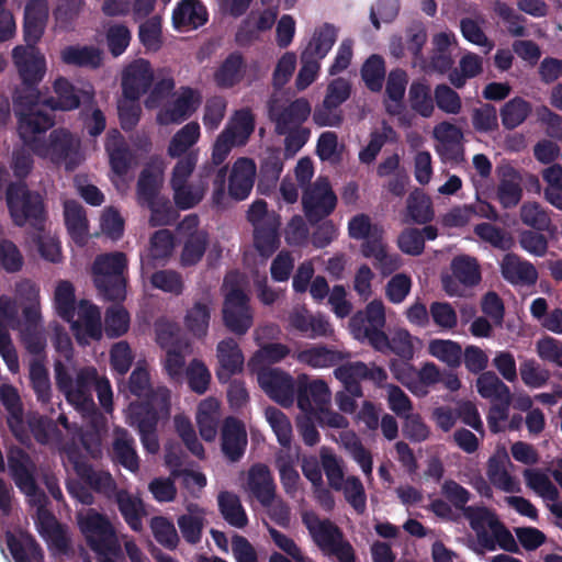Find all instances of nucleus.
I'll use <instances>...</instances> for the list:
<instances>
[{
  "label": "nucleus",
  "mask_w": 562,
  "mask_h": 562,
  "mask_svg": "<svg viewBox=\"0 0 562 562\" xmlns=\"http://www.w3.org/2000/svg\"><path fill=\"white\" fill-rule=\"evenodd\" d=\"M29 124L23 126L22 139L34 155L48 159L54 165H65L66 169L74 170L81 162L80 140L67 128H55L49 133L47 139L43 135L50 128L43 124L33 130H27Z\"/></svg>",
  "instance_id": "nucleus-1"
},
{
  "label": "nucleus",
  "mask_w": 562,
  "mask_h": 562,
  "mask_svg": "<svg viewBox=\"0 0 562 562\" xmlns=\"http://www.w3.org/2000/svg\"><path fill=\"white\" fill-rule=\"evenodd\" d=\"M169 408L170 391L166 386H158L148 398L128 406L127 423L138 431L142 445L148 453L159 451L157 426L160 414L169 413Z\"/></svg>",
  "instance_id": "nucleus-2"
},
{
  "label": "nucleus",
  "mask_w": 562,
  "mask_h": 562,
  "mask_svg": "<svg viewBox=\"0 0 562 562\" xmlns=\"http://www.w3.org/2000/svg\"><path fill=\"white\" fill-rule=\"evenodd\" d=\"M334 375L339 380L348 394L338 392L336 402L344 413H353L357 404L353 397L363 395L360 381H371L379 387H383L387 380V373L382 367L375 363L367 364L362 361L347 362L334 370Z\"/></svg>",
  "instance_id": "nucleus-3"
},
{
  "label": "nucleus",
  "mask_w": 562,
  "mask_h": 562,
  "mask_svg": "<svg viewBox=\"0 0 562 562\" xmlns=\"http://www.w3.org/2000/svg\"><path fill=\"white\" fill-rule=\"evenodd\" d=\"M127 258L124 252L115 251L97 256L92 265L95 288L104 300L121 303L126 297Z\"/></svg>",
  "instance_id": "nucleus-4"
},
{
  "label": "nucleus",
  "mask_w": 562,
  "mask_h": 562,
  "mask_svg": "<svg viewBox=\"0 0 562 562\" xmlns=\"http://www.w3.org/2000/svg\"><path fill=\"white\" fill-rule=\"evenodd\" d=\"M7 205L16 226L29 223L37 232H44L46 210L43 196L27 188L25 182H11L5 192Z\"/></svg>",
  "instance_id": "nucleus-5"
},
{
  "label": "nucleus",
  "mask_w": 562,
  "mask_h": 562,
  "mask_svg": "<svg viewBox=\"0 0 562 562\" xmlns=\"http://www.w3.org/2000/svg\"><path fill=\"white\" fill-rule=\"evenodd\" d=\"M302 521L315 544L335 555L339 562H357L355 549L344 539L340 528L329 519L321 520L313 512H305Z\"/></svg>",
  "instance_id": "nucleus-6"
},
{
  "label": "nucleus",
  "mask_w": 562,
  "mask_h": 562,
  "mask_svg": "<svg viewBox=\"0 0 562 562\" xmlns=\"http://www.w3.org/2000/svg\"><path fill=\"white\" fill-rule=\"evenodd\" d=\"M77 524L89 548L97 554H115L119 549L116 531L106 515L94 508L77 514Z\"/></svg>",
  "instance_id": "nucleus-7"
},
{
  "label": "nucleus",
  "mask_w": 562,
  "mask_h": 562,
  "mask_svg": "<svg viewBox=\"0 0 562 562\" xmlns=\"http://www.w3.org/2000/svg\"><path fill=\"white\" fill-rule=\"evenodd\" d=\"M9 474L21 493L30 497L32 504L47 502V496L36 483V465L31 456L21 447L12 445L7 449Z\"/></svg>",
  "instance_id": "nucleus-8"
},
{
  "label": "nucleus",
  "mask_w": 562,
  "mask_h": 562,
  "mask_svg": "<svg viewBox=\"0 0 562 562\" xmlns=\"http://www.w3.org/2000/svg\"><path fill=\"white\" fill-rule=\"evenodd\" d=\"M14 113L18 117L19 136H23V126L29 124L27 130H33L43 124L44 127H53L55 116L41 102V93L37 86H23L13 98Z\"/></svg>",
  "instance_id": "nucleus-9"
},
{
  "label": "nucleus",
  "mask_w": 562,
  "mask_h": 562,
  "mask_svg": "<svg viewBox=\"0 0 562 562\" xmlns=\"http://www.w3.org/2000/svg\"><path fill=\"white\" fill-rule=\"evenodd\" d=\"M337 204V198L326 178L307 186L302 195L304 214L311 224H316L330 215Z\"/></svg>",
  "instance_id": "nucleus-10"
},
{
  "label": "nucleus",
  "mask_w": 562,
  "mask_h": 562,
  "mask_svg": "<svg viewBox=\"0 0 562 562\" xmlns=\"http://www.w3.org/2000/svg\"><path fill=\"white\" fill-rule=\"evenodd\" d=\"M260 387L266 394L283 407H290L295 401L296 380L288 372L271 367H261L257 372Z\"/></svg>",
  "instance_id": "nucleus-11"
},
{
  "label": "nucleus",
  "mask_w": 562,
  "mask_h": 562,
  "mask_svg": "<svg viewBox=\"0 0 562 562\" xmlns=\"http://www.w3.org/2000/svg\"><path fill=\"white\" fill-rule=\"evenodd\" d=\"M297 407L307 415L315 416L330 405L331 393L324 380H311L306 374L296 378Z\"/></svg>",
  "instance_id": "nucleus-12"
},
{
  "label": "nucleus",
  "mask_w": 562,
  "mask_h": 562,
  "mask_svg": "<svg viewBox=\"0 0 562 562\" xmlns=\"http://www.w3.org/2000/svg\"><path fill=\"white\" fill-rule=\"evenodd\" d=\"M223 323L225 327L238 335H245L252 326L249 297L239 288H233L224 299Z\"/></svg>",
  "instance_id": "nucleus-13"
},
{
  "label": "nucleus",
  "mask_w": 562,
  "mask_h": 562,
  "mask_svg": "<svg viewBox=\"0 0 562 562\" xmlns=\"http://www.w3.org/2000/svg\"><path fill=\"white\" fill-rule=\"evenodd\" d=\"M12 59L23 86H38L46 72V60L38 48L19 45L12 50Z\"/></svg>",
  "instance_id": "nucleus-14"
},
{
  "label": "nucleus",
  "mask_w": 562,
  "mask_h": 562,
  "mask_svg": "<svg viewBox=\"0 0 562 562\" xmlns=\"http://www.w3.org/2000/svg\"><path fill=\"white\" fill-rule=\"evenodd\" d=\"M154 82V70L148 60L138 58L130 63L122 72L123 97L139 100L147 93Z\"/></svg>",
  "instance_id": "nucleus-15"
},
{
  "label": "nucleus",
  "mask_w": 562,
  "mask_h": 562,
  "mask_svg": "<svg viewBox=\"0 0 562 562\" xmlns=\"http://www.w3.org/2000/svg\"><path fill=\"white\" fill-rule=\"evenodd\" d=\"M0 402L8 413L7 425L13 437L24 446L31 445L25 426L23 405L16 387L11 384L0 386Z\"/></svg>",
  "instance_id": "nucleus-16"
},
{
  "label": "nucleus",
  "mask_w": 562,
  "mask_h": 562,
  "mask_svg": "<svg viewBox=\"0 0 562 562\" xmlns=\"http://www.w3.org/2000/svg\"><path fill=\"white\" fill-rule=\"evenodd\" d=\"M47 502L35 504L36 525L40 535L46 540L48 546L61 554L70 551V539L65 527L57 520L55 515L46 508Z\"/></svg>",
  "instance_id": "nucleus-17"
},
{
  "label": "nucleus",
  "mask_w": 562,
  "mask_h": 562,
  "mask_svg": "<svg viewBox=\"0 0 562 562\" xmlns=\"http://www.w3.org/2000/svg\"><path fill=\"white\" fill-rule=\"evenodd\" d=\"M312 113V106L307 99L297 98L286 106L270 105L269 114L276 124V132L285 135L289 130L301 127Z\"/></svg>",
  "instance_id": "nucleus-18"
},
{
  "label": "nucleus",
  "mask_w": 562,
  "mask_h": 562,
  "mask_svg": "<svg viewBox=\"0 0 562 562\" xmlns=\"http://www.w3.org/2000/svg\"><path fill=\"white\" fill-rule=\"evenodd\" d=\"M248 443L244 423L236 417L225 418L221 432V449L229 462H238L245 454Z\"/></svg>",
  "instance_id": "nucleus-19"
},
{
  "label": "nucleus",
  "mask_w": 562,
  "mask_h": 562,
  "mask_svg": "<svg viewBox=\"0 0 562 562\" xmlns=\"http://www.w3.org/2000/svg\"><path fill=\"white\" fill-rule=\"evenodd\" d=\"M198 224L196 215H188L182 222V225L188 228H194L183 241L180 255V266L183 268L196 266L202 260L209 246V234L205 231L196 229Z\"/></svg>",
  "instance_id": "nucleus-20"
},
{
  "label": "nucleus",
  "mask_w": 562,
  "mask_h": 562,
  "mask_svg": "<svg viewBox=\"0 0 562 562\" xmlns=\"http://www.w3.org/2000/svg\"><path fill=\"white\" fill-rule=\"evenodd\" d=\"M256 178V164L247 157L238 158L231 170L228 178V195L235 201L247 199L254 188Z\"/></svg>",
  "instance_id": "nucleus-21"
},
{
  "label": "nucleus",
  "mask_w": 562,
  "mask_h": 562,
  "mask_svg": "<svg viewBox=\"0 0 562 562\" xmlns=\"http://www.w3.org/2000/svg\"><path fill=\"white\" fill-rule=\"evenodd\" d=\"M47 0H30L24 8L23 36L26 45L36 46L42 38L48 20Z\"/></svg>",
  "instance_id": "nucleus-22"
},
{
  "label": "nucleus",
  "mask_w": 562,
  "mask_h": 562,
  "mask_svg": "<svg viewBox=\"0 0 562 562\" xmlns=\"http://www.w3.org/2000/svg\"><path fill=\"white\" fill-rule=\"evenodd\" d=\"M201 103V95L192 88H183L181 94L167 108L159 111L157 121L161 125L182 123Z\"/></svg>",
  "instance_id": "nucleus-23"
},
{
  "label": "nucleus",
  "mask_w": 562,
  "mask_h": 562,
  "mask_svg": "<svg viewBox=\"0 0 562 562\" xmlns=\"http://www.w3.org/2000/svg\"><path fill=\"white\" fill-rule=\"evenodd\" d=\"M97 369L93 367L81 368L76 375L67 401L77 409L89 412L94 408L92 390L99 381Z\"/></svg>",
  "instance_id": "nucleus-24"
},
{
  "label": "nucleus",
  "mask_w": 562,
  "mask_h": 562,
  "mask_svg": "<svg viewBox=\"0 0 562 562\" xmlns=\"http://www.w3.org/2000/svg\"><path fill=\"white\" fill-rule=\"evenodd\" d=\"M499 267L502 277L514 285H533L539 277L536 267L515 252L506 254Z\"/></svg>",
  "instance_id": "nucleus-25"
},
{
  "label": "nucleus",
  "mask_w": 562,
  "mask_h": 562,
  "mask_svg": "<svg viewBox=\"0 0 562 562\" xmlns=\"http://www.w3.org/2000/svg\"><path fill=\"white\" fill-rule=\"evenodd\" d=\"M175 237L168 229H159L153 234L146 257L142 258V276H147L157 266H164L171 257Z\"/></svg>",
  "instance_id": "nucleus-26"
},
{
  "label": "nucleus",
  "mask_w": 562,
  "mask_h": 562,
  "mask_svg": "<svg viewBox=\"0 0 562 562\" xmlns=\"http://www.w3.org/2000/svg\"><path fill=\"white\" fill-rule=\"evenodd\" d=\"M112 460L131 472L139 470V457L136 451L135 439L132 434L122 427L114 429L111 449Z\"/></svg>",
  "instance_id": "nucleus-27"
},
{
  "label": "nucleus",
  "mask_w": 562,
  "mask_h": 562,
  "mask_svg": "<svg viewBox=\"0 0 562 562\" xmlns=\"http://www.w3.org/2000/svg\"><path fill=\"white\" fill-rule=\"evenodd\" d=\"M247 485L262 506H269L274 501L276 484L268 465L254 464L248 471Z\"/></svg>",
  "instance_id": "nucleus-28"
},
{
  "label": "nucleus",
  "mask_w": 562,
  "mask_h": 562,
  "mask_svg": "<svg viewBox=\"0 0 562 562\" xmlns=\"http://www.w3.org/2000/svg\"><path fill=\"white\" fill-rule=\"evenodd\" d=\"M463 516L475 531L479 543L485 550L494 551V544L487 529L491 530L493 522L499 520L496 514L485 506H468L463 509Z\"/></svg>",
  "instance_id": "nucleus-29"
},
{
  "label": "nucleus",
  "mask_w": 562,
  "mask_h": 562,
  "mask_svg": "<svg viewBox=\"0 0 562 562\" xmlns=\"http://www.w3.org/2000/svg\"><path fill=\"white\" fill-rule=\"evenodd\" d=\"M217 359L221 369L216 372L220 381H227L232 375L243 371L244 355L233 338H226L217 345Z\"/></svg>",
  "instance_id": "nucleus-30"
},
{
  "label": "nucleus",
  "mask_w": 562,
  "mask_h": 562,
  "mask_svg": "<svg viewBox=\"0 0 562 562\" xmlns=\"http://www.w3.org/2000/svg\"><path fill=\"white\" fill-rule=\"evenodd\" d=\"M209 12L200 1L181 0L172 12V25L176 30L198 29L207 22Z\"/></svg>",
  "instance_id": "nucleus-31"
},
{
  "label": "nucleus",
  "mask_w": 562,
  "mask_h": 562,
  "mask_svg": "<svg viewBox=\"0 0 562 562\" xmlns=\"http://www.w3.org/2000/svg\"><path fill=\"white\" fill-rule=\"evenodd\" d=\"M246 72V60L238 50L232 52L214 72V81L218 88L229 89L241 82Z\"/></svg>",
  "instance_id": "nucleus-32"
},
{
  "label": "nucleus",
  "mask_w": 562,
  "mask_h": 562,
  "mask_svg": "<svg viewBox=\"0 0 562 562\" xmlns=\"http://www.w3.org/2000/svg\"><path fill=\"white\" fill-rule=\"evenodd\" d=\"M64 218L71 239L78 246H83L89 235V222L83 206L76 200H66L64 202Z\"/></svg>",
  "instance_id": "nucleus-33"
},
{
  "label": "nucleus",
  "mask_w": 562,
  "mask_h": 562,
  "mask_svg": "<svg viewBox=\"0 0 562 562\" xmlns=\"http://www.w3.org/2000/svg\"><path fill=\"white\" fill-rule=\"evenodd\" d=\"M56 97L43 100V105L53 114L54 111H71L80 106L81 98L75 86L65 77H58L53 85Z\"/></svg>",
  "instance_id": "nucleus-34"
},
{
  "label": "nucleus",
  "mask_w": 562,
  "mask_h": 562,
  "mask_svg": "<svg viewBox=\"0 0 562 562\" xmlns=\"http://www.w3.org/2000/svg\"><path fill=\"white\" fill-rule=\"evenodd\" d=\"M283 171V158L280 149L272 148L267 150L261 159L258 176L257 189L261 194H270L280 179Z\"/></svg>",
  "instance_id": "nucleus-35"
},
{
  "label": "nucleus",
  "mask_w": 562,
  "mask_h": 562,
  "mask_svg": "<svg viewBox=\"0 0 562 562\" xmlns=\"http://www.w3.org/2000/svg\"><path fill=\"white\" fill-rule=\"evenodd\" d=\"M60 58L66 65L98 69L103 63V53L93 45H69L61 49Z\"/></svg>",
  "instance_id": "nucleus-36"
},
{
  "label": "nucleus",
  "mask_w": 562,
  "mask_h": 562,
  "mask_svg": "<svg viewBox=\"0 0 562 562\" xmlns=\"http://www.w3.org/2000/svg\"><path fill=\"white\" fill-rule=\"evenodd\" d=\"M115 503L127 526L133 531H140L143 529V517L146 515L142 498L132 495L126 490H119L115 493Z\"/></svg>",
  "instance_id": "nucleus-37"
},
{
  "label": "nucleus",
  "mask_w": 562,
  "mask_h": 562,
  "mask_svg": "<svg viewBox=\"0 0 562 562\" xmlns=\"http://www.w3.org/2000/svg\"><path fill=\"white\" fill-rule=\"evenodd\" d=\"M7 546L15 562H44V551L32 535L15 537L10 533Z\"/></svg>",
  "instance_id": "nucleus-38"
},
{
  "label": "nucleus",
  "mask_w": 562,
  "mask_h": 562,
  "mask_svg": "<svg viewBox=\"0 0 562 562\" xmlns=\"http://www.w3.org/2000/svg\"><path fill=\"white\" fill-rule=\"evenodd\" d=\"M75 470L78 476L95 493L105 497H111L116 493V483L109 472L97 471L88 462H76Z\"/></svg>",
  "instance_id": "nucleus-39"
},
{
  "label": "nucleus",
  "mask_w": 562,
  "mask_h": 562,
  "mask_svg": "<svg viewBox=\"0 0 562 562\" xmlns=\"http://www.w3.org/2000/svg\"><path fill=\"white\" fill-rule=\"evenodd\" d=\"M105 149L109 154L111 170L119 177L126 176L132 167L134 156L125 139L119 134L106 142Z\"/></svg>",
  "instance_id": "nucleus-40"
},
{
  "label": "nucleus",
  "mask_w": 562,
  "mask_h": 562,
  "mask_svg": "<svg viewBox=\"0 0 562 562\" xmlns=\"http://www.w3.org/2000/svg\"><path fill=\"white\" fill-rule=\"evenodd\" d=\"M346 358L341 351L318 345L301 350L297 360L312 368H329L337 366Z\"/></svg>",
  "instance_id": "nucleus-41"
},
{
  "label": "nucleus",
  "mask_w": 562,
  "mask_h": 562,
  "mask_svg": "<svg viewBox=\"0 0 562 562\" xmlns=\"http://www.w3.org/2000/svg\"><path fill=\"white\" fill-rule=\"evenodd\" d=\"M162 187V173L159 169H155L153 167H145L137 180L136 184V195L138 204L145 205L148 202H153L160 195V190Z\"/></svg>",
  "instance_id": "nucleus-42"
},
{
  "label": "nucleus",
  "mask_w": 562,
  "mask_h": 562,
  "mask_svg": "<svg viewBox=\"0 0 562 562\" xmlns=\"http://www.w3.org/2000/svg\"><path fill=\"white\" fill-rule=\"evenodd\" d=\"M218 509L223 518L235 528H245L248 517L239 497L228 491H223L217 496Z\"/></svg>",
  "instance_id": "nucleus-43"
},
{
  "label": "nucleus",
  "mask_w": 562,
  "mask_h": 562,
  "mask_svg": "<svg viewBox=\"0 0 562 562\" xmlns=\"http://www.w3.org/2000/svg\"><path fill=\"white\" fill-rule=\"evenodd\" d=\"M385 307L381 300L371 301L363 311H358L350 318L351 330L384 327Z\"/></svg>",
  "instance_id": "nucleus-44"
},
{
  "label": "nucleus",
  "mask_w": 562,
  "mask_h": 562,
  "mask_svg": "<svg viewBox=\"0 0 562 562\" xmlns=\"http://www.w3.org/2000/svg\"><path fill=\"white\" fill-rule=\"evenodd\" d=\"M532 112V105L521 97H515L501 108L499 116L506 130L521 125Z\"/></svg>",
  "instance_id": "nucleus-45"
},
{
  "label": "nucleus",
  "mask_w": 562,
  "mask_h": 562,
  "mask_svg": "<svg viewBox=\"0 0 562 562\" xmlns=\"http://www.w3.org/2000/svg\"><path fill=\"white\" fill-rule=\"evenodd\" d=\"M476 389L483 398L507 402V404L512 403L509 387L493 371L481 373L476 380Z\"/></svg>",
  "instance_id": "nucleus-46"
},
{
  "label": "nucleus",
  "mask_w": 562,
  "mask_h": 562,
  "mask_svg": "<svg viewBox=\"0 0 562 562\" xmlns=\"http://www.w3.org/2000/svg\"><path fill=\"white\" fill-rule=\"evenodd\" d=\"M408 101L412 110L420 116L430 117L434 114L435 99L426 80H415L411 83Z\"/></svg>",
  "instance_id": "nucleus-47"
},
{
  "label": "nucleus",
  "mask_w": 562,
  "mask_h": 562,
  "mask_svg": "<svg viewBox=\"0 0 562 562\" xmlns=\"http://www.w3.org/2000/svg\"><path fill=\"white\" fill-rule=\"evenodd\" d=\"M280 221L254 227V244L260 256L270 257L280 246Z\"/></svg>",
  "instance_id": "nucleus-48"
},
{
  "label": "nucleus",
  "mask_w": 562,
  "mask_h": 562,
  "mask_svg": "<svg viewBox=\"0 0 562 562\" xmlns=\"http://www.w3.org/2000/svg\"><path fill=\"white\" fill-rule=\"evenodd\" d=\"M337 29L330 23H324L315 30L308 45L302 53H310V56L323 59L329 53L337 41Z\"/></svg>",
  "instance_id": "nucleus-49"
},
{
  "label": "nucleus",
  "mask_w": 562,
  "mask_h": 562,
  "mask_svg": "<svg viewBox=\"0 0 562 562\" xmlns=\"http://www.w3.org/2000/svg\"><path fill=\"white\" fill-rule=\"evenodd\" d=\"M211 319V308L206 301H196L191 308L187 311L184 325L187 329L196 338L206 336Z\"/></svg>",
  "instance_id": "nucleus-50"
},
{
  "label": "nucleus",
  "mask_w": 562,
  "mask_h": 562,
  "mask_svg": "<svg viewBox=\"0 0 562 562\" xmlns=\"http://www.w3.org/2000/svg\"><path fill=\"white\" fill-rule=\"evenodd\" d=\"M522 224L538 232H549L552 227L550 212L538 202H525L520 206Z\"/></svg>",
  "instance_id": "nucleus-51"
},
{
  "label": "nucleus",
  "mask_w": 562,
  "mask_h": 562,
  "mask_svg": "<svg viewBox=\"0 0 562 562\" xmlns=\"http://www.w3.org/2000/svg\"><path fill=\"white\" fill-rule=\"evenodd\" d=\"M200 138V125L198 122H190L181 127L171 138L168 146V155L172 158L186 155Z\"/></svg>",
  "instance_id": "nucleus-52"
},
{
  "label": "nucleus",
  "mask_w": 562,
  "mask_h": 562,
  "mask_svg": "<svg viewBox=\"0 0 562 562\" xmlns=\"http://www.w3.org/2000/svg\"><path fill=\"white\" fill-rule=\"evenodd\" d=\"M428 351L432 357L452 369L460 367L462 362L461 346L449 339H432L429 342Z\"/></svg>",
  "instance_id": "nucleus-53"
},
{
  "label": "nucleus",
  "mask_w": 562,
  "mask_h": 562,
  "mask_svg": "<svg viewBox=\"0 0 562 562\" xmlns=\"http://www.w3.org/2000/svg\"><path fill=\"white\" fill-rule=\"evenodd\" d=\"M55 308L65 322H72L76 315L75 288L71 282L59 281L55 290Z\"/></svg>",
  "instance_id": "nucleus-54"
},
{
  "label": "nucleus",
  "mask_w": 562,
  "mask_h": 562,
  "mask_svg": "<svg viewBox=\"0 0 562 562\" xmlns=\"http://www.w3.org/2000/svg\"><path fill=\"white\" fill-rule=\"evenodd\" d=\"M361 78L372 92H380L385 79V63L382 56L371 55L361 67Z\"/></svg>",
  "instance_id": "nucleus-55"
},
{
  "label": "nucleus",
  "mask_w": 562,
  "mask_h": 562,
  "mask_svg": "<svg viewBox=\"0 0 562 562\" xmlns=\"http://www.w3.org/2000/svg\"><path fill=\"white\" fill-rule=\"evenodd\" d=\"M452 274L463 286H474L481 281L477 261L469 256H458L451 262Z\"/></svg>",
  "instance_id": "nucleus-56"
},
{
  "label": "nucleus",
  "mask_w": 562,
  "mask_h": 562,
  "mask_svg": "<svg viewBox=\"0 0 562 562\" xmlns=\"http://www.w3.org/2000/svg\"><path fill=\"white\" fill-rule=\"evenodd\" d=\"M154 289L172 295H181L184 290L183 278L180 272L172 269H162L151 272L148 277Z\"/></svg>",
  "instance_id": "nucleus-57"
},
{
  "label": "nucleus",
  "mask_w": 562,
  "mask_h": 562,
  "mask_svg": "<svg viewBox=\"0 0 562 562\" xmlns=\"http://www.w3.org/2000/svg\"><path fill=\"white\" fill-rule=\"evenodd\" d=\"M171 188L176 206L180 210H190L202 201L207 189V182L200 181L195 187L186 183L171 186Z\"/></svg>",
  "instance_id": "nucleus-58"
},
{
  "label": "nucleus",
  "mask_w": 562,
  "mask_h": 562,
  "mask_svg": "<svg viewBox=\"0 0 562 562\" xmlns=\"http://www.w3.org/2000/svg\"><path fill=\"white\" fill-rule=\"evenodd\" d=\"M30 381L37 401L48 404L52 400L50 380L47 369L38 360H33L30 364Z\"/></svg>",
  "instance_id": "nucleus-59"
},
{
  "label": "nucleus",
  "mask_w": 562,
  "mask_h": 562,
  "mask_svg": "<svg viewBox=\"0 0 562 562\" xmlns=\"http://www.w3.org/2000/svg\"><path fill=\"white\" fill-rule=\"evenodd\" d=\"M144 206L150 211L149 224L151 227L172 225L179 216L169 199L162 195Z\"/></svg>",
  "instance_id": "nucleus-60"
},
{
  "label": "nucleus",
  "mask_w": 562,
  "mask_h": 562,
  "mask_svg": "<svg viewBox=\"0 0 562 562\" xmlns=\"http://www.w3.org/2000/svg\"><path fill=\"white\" fill-rule=\"evenodd\" d=\"M186 379L190 391L203 395L210 387L211 372L203 361L193 359L186 368Z\"/></svg>",
  "instance_id": "nucleus-61"
},
{
  "label": "nucleus",
  "mask_w": 562,
  "mask_h": 562,
  "mask_svg": "<svg viewBox=\"0 0 562 562\" xmlns=\"http://www.w3.org/2000/svg\"><path fill=\"white\" fill-rule=\"evenodd\" d=\"M266 417L280 446L290 449L292 443V425L288 416L279 408L270 406L266 409Z\"/></svg>",
  "instance_id": "nucleus-62"
},
{
  "label": "nucleus",
  "mask_w": 562,
  "mask_h": 562,
  "mask_svg": "<svg viewBox=\"0 0 562 562\" xmlns=\"http://www.w3.org/2000/svg\"><path fill=\"white\" fill-rule=\"evenodd\" d=\"M130 327V314L121 305H113L106 308L104 316V331L109 338L123 336Z\"/></svg>",
  "instance_id": "nucleus-63"
},
{
  "label": "nucleus",
  "mask_w": 562,
  "mask_h": 562,
  "mask_svg": "<svg viewBox=\"0 0 562 562\" xmlns=\"http://www.w3.org/2000/svg\"><path fill=\"white\" fill-rule=\"evenodd\" d=\"M79 318L83 322L85 333L94 340L102 337L101 313L97 305L81 300L77 310Z\"/></svg>",
  "instance_id": "nucleus-64"
}]
</instances>
